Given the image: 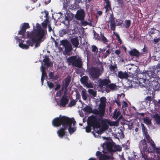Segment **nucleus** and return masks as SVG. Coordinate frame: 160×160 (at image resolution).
Listing matches in <instances>:
<instances>
[{
	"instance_id": "35",
	"label": "nucleus",
	"mask_w": 160,
	"mask_h": 160,
	"mask_svg": "<svg viewBox=\"0 0 160 160\" xmlns=\"http://www.w3.org/2000/svg\"><path fill=\"white\" fill-rule=\"evenodd\" d=\"M100 35L101 38L103 42V43H106L108 42V40L104 36V34L103 33H102V32H100Z\"/></svg>"
},
{
	"instance_id": "6",
	"label": "nucleus",
	"mask_w": 160,
	"mask_h": 160,
	"mask_svg": "<svg viewBox=\"0 0 160 160\" xmlns=\"http://www.w3.org/2000/svg\"><path fill=\"white\" fill-rule=\"evenodd\" d=\"M96 155L97 156H99V160H114V157L113 155L108 156L105 154H102L100 151H97ZM88 160H96V158H91Z\"/></svg>"
},
{
	"instance_id": "40",
	"label": "nucleus",
	"mask_w": 160,
	"mask_h": 160,
	"mask_svg": "<svg viewBox=\"0 0 160 160\" xmlns=\"http://www.w3.org/2000/svg\"><path fill=\"white\" fill-rule=\"evenodd\" d=\"M76 102L77 101H75V100H71L70 103L68 105V107H71L73 106H74L75 105H76Z\"/></svg>"
},
{
	"instance_id": "42",
	"label": "nucleus",
	"mask_w": 160,
	"mask_h": 160,
	"mask_svg": "<svg viewBox=\"0 0 160 160\" xmlns=\"http://www.w3.org/2000/svg\"><path fill=\"white\" fill-rule=\"evenodd\" d=\"M81 94L82 97V98L84 100H86L87 99V97L86 95V92L82 90L81 92Z\"/></svg>"
},
{
	"instance_id": "51",
	"label": "nucleus",
	"mask_w": 160,
	"mask_h": 160,
	"mask_svg": "<svg viewBox=\"0 0 160 160\" xmlns=\"http://www.w3.org/2000/svg\"><path fill=\"white\" fill-rule=\"evenodd\" d=\"M47 84L50 89H51L52 88L54 87V84L52 82H50L49 81H47Z\"/></svg>"
},
{
	"instance_id": "30",
	"label": "nucleus",
	"mask_w": 160,
	"mask_h": 160,
	"mask_svg": "<svg viewBox=\"0 0 160 160\" xmlns=\"http://www.w3.org/2000/svg\"><path fill=\"white\" fill-rule=\"evenodd\" d=\"M24 41L22 40V42L19 44V47L22 49H28L29 48V46L28 45L23 44Z\"/></svg>"
},
{
	"instance_id": "34",
	"label": "nucleus",
	"mask_w": 160,
	"mask_h": 160,
	"mask_svg": "<svg viewBox=\"0 0 160 160\" xmlns=\"http://www.w3.org/2000/svg\"><path fill=\"white\" fill-rule=\"evenodd\" d=\"M44 39H43V40H41L40 41H38V39L35 38V41L34 43H35V48H37L38 47H39L40 46V44L41 43L43 42Z\"/></svg>"
},
{
	"instance_id": "22",
	"label": "nucleus",
	"mask_w": 160,
	"mask_h": 160,
	"mask_svg": "<svg viewBox=\"0 0 160 160\" xmlns=\"http://www.w3.org/2000/svg\"><path fill=\"white\" fill-rule=\"evenodd\" d=\"M106 98L104 97H102L100 99V104L99 105V107L103 108L104 110H105L106 107Z\"/></svg>"
},
{
	"instance_id": "12",
	"label": "nucleus",
	"mask_w": 160,
	"mask_h": 160,
	"mask_svg": "<svg viewBox=\"0 0 160 160\" xmlns=\"http://www.w3.org/2000/svg\"><path fill=\"white\" fill-rule=\"evenodd\" d=\"M85 17V12L83 9H80L78 10L75 15L76 19L78 20H84Z\"/></svg>"
},
{
	"instance_id": "11",
	"label": "nucleus",
	"mask_w": 160,
	"mask_h": 160,
	"mask_svg": "<svg viewBox=\"0 0 160 160\" xmlns=\"http://www.w3.org/2000/svg\"><path fill=\"white\" fill-rule=\"evenodd\" d=\"M69 122H68V124H67L65 127H67V129L68 128L69 132L70 134H71L72 133L75 132L76 130L75 128L72 127V124H73V126H74L76 122L73 118H69Z\"/></svg>"
},
{
	"instance_id": "20",
	"label": "nucleus",
	"mask_w": 160,
	"mask_h": 160,
	"mask_svg": "<svg viewBox=\"0 0 160 160\" xmlns=\"http://www.w3.org/2000/svg\"><path fill=\"white\" fill-rule=\"evenodd\" d=\"M72 16H71L69 14H67L66 15L64 20L63 21V23L67 26L69 25L70 24L69 22L72 20Z\"/></svg>"
},
{
	"instance_id": "53",
	"label": "nucleus",
	"mask_w": 160,
	"mask_h": 160,
	"mask_svg": "<svg viewBox=\"0 0 160 160\" xmlns=\"http://www.w3.org/2000/svg\"><path fill=\"white\" fill-rule=\"evenodd\" d=\"M111 29L112 30L114 31L116 28L115 23H111L110 24Z\"/></svg>"
},
{
	"instance_id": "56",
	"label": "nucleus",
	"mask_w": 160,
	"mask_h": 160,
	"mask_svg": "<svg viewBox=\"0 0 160 160\" xmlns=\"http://www.w3.org/2000/svg\"><path fill=\"white\" fill-rule=\"evenodd\" d=\"M60 35L61 36H63L67 33V32L65 29H63L60 31Z\"/></svg>"
},
{
	"instance_id": "14",
	"label": "nucleus",
	"mask_w": 160,
	"mask_h": 160,
	"mask_svg": "<svg viewBox=\"0 0 160 160\" xmlns=\"http://www.w3.org/2000/svg\"><path fill=\"white\" fill-rule=\"evenodd\" d=\"M27 37L28 38H30L31 39L28 40L26 41V43L28 44V46H30L32 47L33 46L34 43L35 41V38L33 36L30 34L29 32H27Z\"/></svg>"
},
{
	"instance_id": "39",
	"label": "nucleus",
	"mask_w": 160,
	"mask_h": 160,
	"mask_svg": "<svg viewBox=\"0 0 160 160\" xmlns=\"http://www.w3.org/2000/svg\"><path fill=\"white\" fill-rule=\"evenodd\" d=\"M144 122L147 125H150L152 122L147 117L143 118Z\"/></svg>"
},
{
	"instance_id": "49",
	"label": "nucleus",
	"mask_w": 160,
	"mask_h": 160,
	"mask_svg": "<svg viewBox=\"0 0 160 160\" xmlns=\"http://www.w3.org/2000/svg\"><path fill=\"white\" fill-rule=\"evenodd\" d=\"M81 1V0H76L75 2L76 3L75 5V8L76 9H78L80 8V7L79 5L78 4L80 3V2Z\"/></svg>"
},
{
	"instance_id": "15",
	"label": "nucleus",
	"mask_w": 160,
	"mask_h": 160,
	"mask_svg": "<svg viewBox=\"0 0 160 160\" xmlns=\"http://www.w3.org/2000/svg\"><path fill=\"white\" fill-rule=\"evenodd\" d=\"M69 99L67 96L64 95L61 98L60 100V105L61 107H65L66 105L68 103Z\"/></svg>"
},
{
	"instance_id": "44",
	"label": "nucleus",
	"mask_w": 160,
	"mask_h": 160,
	"mask_svg": "<svg viewBox=\"0 0 160 160\" xmlns=\"http://www.w3.org/2000/svg\"><path fill=\"white\" fill-rule=\"evenodd\" d=\"M92 51L97 54L98 52V50L97 47L95 45H92Z\"/></svg>"
},
{
	"instance_id": "4",
	"label": "nucleus",
	"mask_w": 160,
	"mask_h": 160,
	"mask_svg": "<svg viewBox=\"0 0 160 160\" xmlns=\"http://www.w3.org/2000/svg\"><path fill=\"white\" fill-rule=\"evenodd\" d=\"M68 65L81 68L82 66V62L80 58H77L76 56H70L67 58Z\"/></svg>"
},
{
	"instance_id": "7",
	"label": "nucleus",
	"mask_w": 160,
	"mask_h": 160,
	"mask_svg": "<svg viewBox=\"0 0 160 160\" xmlns=\"http://www.w3.org/2000/svg\"><path fill=\"white\" fill-rule=\"evenodd\" d=\"M88 72L90 78L93 80L98 78L100 75L99 69L95 67H92L89 69Z\"/></svg>"
},
{
	"instance_id": "10",
	"label": "nucleus",
	"mask_w": 160,
	"mask_h": 160,
	"mask_svg": "<svg viewBox=\"0 0 160 160\" xmlns=\"http://www.w3.org/2000/svg\"><path fill=\"white\" fill-rule=\"evenodd\" d=\"M71 81V77L68 75L62 81L61 90L63 91L65 89L66 92L68 90V88Z\"/></svg>"
},
{
	"instance_id": "48",
	"label": "nucleus",
	"mask_w": 160,
	"mask_h": 160,
	"mask_svg": "<svg viewBox=\"0 0 160 160\" xmlns=\"http://www.w3.org/2000/svg\"><path fill=\"white\" fill-rule=\"evenodd\" d=\"M143 135L144 136V138H145V139H146L147 140V141H148L149 140L151 139L150 138V136L149 135L148 132L143 134Z\"/></svg>"
},
{
	"instance_id": "26",
	"label": "nucleus",
	"mask_w": 160,
	"mask_h": 160,
	"mask_svg": "<svg viewBox=\"0 0 160 160\" xmlns=\"http://www.w3.org/2000/svg\"><path fill=\"white\" fill-rule=\"evenodd\" d=\"M50 59L48 56H46L45 58L43 60V62H44V65L47 66L48 68L51 66V62H50Z\"/></svg>"
},
{
	"instance_id": "32",
	"label": "nucleus",
	"mask_w": 160,
	"mask_h": 160,
	"mask_svg": "<svg viewBox=\"0 0 160 160\" xmlns=\"http://www.w3.org/2000/svg\"><path fill=\"white\" fill-rule=\"evenodd\" d=\"M100 122L102 125V128H104V130H107L108 128V126L105 120L102 119L101 120Z\"/></svg>"
},
{
	"instance_id": "17",
	"label": "nucleus",
	"mask_w": 160,
	"mask_h": 160,
	"mask_svg": "<svg viewBox=\"0 0 160 160\" xmlns=\"http://www.w3.org/2000/svg\"><path fill=\"white\" fill-rule=\"evenodd\" d=\"M111 81L108 78L100 79L99 82V86L100 87H102L105 86L106 87L109 84L111 83Z\"/></svg>"
},
{
	"instance_id": "28",
	"label": "nucleus",
	"mask_w": 160,
	"mask_h": 160,
	"mask_svg": "<svg viewBox=\"0 0 160 160\" xmlns=\"http://www.w3.org/2000/svg\"><path fill=\"white\" fill-rule=\"evenodd\" d=\"M154 119L156 123L160 125V116L158 114L156 113L153 115Z\"/></svg>"
},
{
	"instance_id": "29",
	"label": "nucleus",
	"mask_w": 160,
	"mask_h": 160,
	"mask_svg": "<svg viewBox=\"0 0 160 160\" xmlns=\"http://www.w3.org/2000/svg\"><path fill=\"white\" fill-rule=\"evenodd\" d=\"M83 110L84 112H86L89 113L93 112L92 108L88 105H87L86 106H85Z\"/></svg>"
},
{
	"instance_id": "19",
	"label": "nucleus",
	"mask_w": 160,
	"mask_h": 160,
	"mask_svg": "<svg viewBox=\"0 0 160 160\" xmlns=\"http://www.w3.org/2000/svg\"><path fill=\"white\" fill-rule=\"evenodd\" d=\"M128 54L131 57H138L140 56V52L136 49H133L128 52Z\"/></svg>"
},
{
	"instance_id": "2",
	"label": "nucleus",
	"mask_w": 160,
	"mask_h": 160,
	"mask_svg": "<svg viewBox=\"0 0 160 160\" xmlns=\"http://www.w3.org/2000/svg\"><path fill=\"white\" fill-rule=\"evenodd\" d=\"M101 118L93 115L88 118L87 123L88 125L92 126L93 129L100 128L101 127Z\"/></svg>"
},
{
	"instance_id": "18",
	"label": "nucleus",
	"mask_w": 160,
	"mask_h": 160,
	"mask_svg": "<svg viewBox=\"0 0 160 160\" xmlns=\"http://www.w3.org/2000/svg\"><path fill=\"white\" fill-rule=\"evenodd\" d=\"M139 147L140 149L142 150L149 149L148 148V145L147 144L146 140L145 138L140 141Z\"/></svg>"
},
{
	"instance_id": "25",
	"label": "nucleus",
	"mask_w": 160,
	"mask_h": 160,
	"mask_svg": "<svg viewBox=\"0 0 160 160\" xmlns=\"http://www.w3.org/2000/svg\"><path fill=\"white\" fill-rule=\"evenodd\" d=\"M118 77L120 79H128L129 77L128 74L127 72H123L119 71L118 72Z\"/></svg>"
},
{
	"instance_id": "50",
	"label": "nucleus",
	"mask_w": 160,
	"mask_h": 160,
	"mask_svg": "<svg viewBox=\"0 0 160 160\" xmlns=\"http://www.w3.org/2000/svg\"><path fill=\"white\" fill-rule=\"evenodd\" d=\"M125 23L126 24V27L127 28H128L131 25V21L130 20H126L125 21Z\"/></svg>"
},
{
	"instance_id": "61",
	"label": "nucleus",
	"mask_w": 160,
	"mask_h": 160,
	"mask_svg": "<svg viewBox=\"0 0 160 160\" xmlns=\"http://www.w3.org/2000/svg\"><path fill=\"white\" fill-rule=\"evenodd\" d=\"M110 53V51L108 49L107 50L106 52V54L104 55V57L105 58H106L109 55Z\"/></svg>"
},
{
	"instance_id": "37",
	"label": "nucleus",
	"mask_w": 160,
	"mask_h": 160,
	"mask_svg": "<svg viewBox=\"0 0 160 160\" xmlns=\"http://www.w3.org/2000/svg\"><path fill=\"white\" fill-rule=\"evenodd\" d=\"M88 92L90 94L92 95L93 97H95L96 96V92L93 89H89L88 90Z\"/></svg>"
},
{
	"instance_id": "52",
	"label": "nucleus",
	"mask_w": 160,
	"mask_h": 160,
	"mask_svg": "<svg viewBox=\"0 0 160 160\" xmlns=\"http://www.w3.org/2000/svg\"><path fill=\"white\" fill-rule=\"evenodd\" d=\"M91 127L92 126H91L89 125H88L86 126V131L87 132H89L91 131Z\"/></svg>"
},
{
	"instance_id": "47",
	"label": "nucleus",
	"mask_w": 160,
	"mask_h": 160,
	"mask_svg": "<svg viewBox=\"0 0 160 160\" xmlns=\"http://www.w3.org/2000/svg\"><path fill=\"white\" fill-rule=\"evenodd\" d=\"M117 68V65H111L109 67L110 70L111 71H113V72H116L115 68Z\"/></svg>"
},
{
	"instance_id": "3",
	"label": "nucleus",
	"mask_w": 160,
	"mask_h": 160,
	"mask_svg": "<svg viewBox=\"0 0 160 160\" xmlns=\"http://www.w3.org/2000/svg\"><path fill=\"white\" fill-rule=\"evenodd\" d=\"M69 118L65 116L55 118L52 121V125L55 127H59L61 125L62 126L66 125L69 121Z\"/></svg>"
},
{
	"instance_id": "45",
	"label": "nucleus",
	"mask_w": 160,
	"mask_h": 160,
	"mask_svg": "<svg viewBox=\"0 0 160 160\" xmlns=\"http://www.w3.org/2000/svg\"><path fill=\"white\" fill-rule=\"evenodd\" d=\"M84 85L86 86L87 88H92L93 85L91 83L87 82Z\"/></svg>"
},
{
	"instance_id": "36",
	"label": "nucleus",
	"mask_w": 160,
	"mask_h": 160,
	"mask_svg": "<svg viewBox=\"0 0 160 160\" xmlns=\"http://www.w3.org/2000/svg\"><path fill=\"white\" fill-rule=\"evenodd\" d=\"M69 3V0H63V8L66 9H67V7H68V4Z\"/></svg>"
},
{
	"instance_id": "41",
	"label": "nucleus",
	"mask_w": 160,
	"mask_h": 160,
	"mask_svg": "<svg viewBox=\"0 0 160 160\" xmlns=\"http://www.w3.org/2000/svg\"><path fill=\"white\" fill-rule=\"evenodd\" d=\"M48 22V20L47 18L44 20L42 23V27L46 28Z\"/></svg>"
},
{
	"instance_id": "62",
	"label": "nucleus",
	"mask_w": 160,
	"mask_h": 160,
	"mask_svg": "<svg viewBox=\"0 0 160 160\" xmlns=\"http://www.w3.org/2000/svg\"><path fill=\"white\" fill-rule=\"evenodd\" d=\"M48 76L50 79H52L54 76V74L53 72H50L48 73Z\"/></svg>"
},
{
	"instance_id": "27",
	"label": "nucleus",
	"mask_w": 160,
	"mask_h": 160,
	"mask_svg": "<svg viewBox=\"0 0 160 160\" xmlns=\"http://www.w3.org/2000/svg\"><path fill=\"white\" fill-rule=\"evenodd\" d=\"M71 41L72 44L76 48L79 45V41L77 37L72 38L71 39Z\"/></svg>"
},
{
	"instance_id": "31",
	"label": "nucleus",
	"mask_w": 160,
	"mask_h": 160,
	"mask_svg": "<svg viewBox=\"0 0 160 160\" xmlns=\"http://www.w3.org/2000/svg\"><path fill=\"white\" fill-rule=\"evenodd\" d=\"M120 114V112L119 111H118L117 110L115 109L114 112L113 118L114 119H117Z\"/></svg>"
},
{
	"instance_id": "21",
	"label": "nucleus",
	"mask_w": 160,
	"mask_h": 160,
	"mask_svg": "<svg viewBox=\"0 0 160 160\" xmlns=\"http://www.w3.org/2000/svg\"><path fill=\"white\" fill-rule=\"evenodd\" d=\"M109 89L112 90H115L117 89V86L114 83H110L106 87V91L107 92H110Z\"/></svg>"
},
{
	"instance_id": "54",
	"label": "nucleus",
	"mask_w": 160,
	"mask_h": 160,
	"mask_svg": "<svg viewBox=\"0 0 160 160\" xmlns=\"http://www.w3.org/2000/svg\"><path fill=\"white\" fill-rule=\"evenodd\" d=\"M153 150L157 154H159L160 153V147L155 148H153Z\"/></svg>"
},
{
	"instance_id": "64",
	"label": "nucleus",
	"mask_w": 160,
	"mask_h": 160,
	"mask_svg": "<svg viewBox=\"0 0 160 160\" xmlns=\"http://www.w3.org/2000/svg\"><path fill=\"white\" fill-rule=\"evenodd\" d=\"M115 102L117 104L118 106L119 107L121 106L120 102L118 98H117V99L115 100Z\"/></svg>"
},
{
	"instance_id": "43",
	"label": "nucleus",
	"mask_w": 160,
	"mask_h": 160,
	"mask_svg": "<svg viewBox=\"0 0 160 160\" xmlns=\"http://www.w3.org/2000/svg\"><path fill=\"white\" fill-rule=\"evenodd\" d=\"M148 142L150 143V145L153 148H155V144L152 139H150Z\"/></svg>"
},
{
	"instance_id": "23",
	"label": "nucleus",
	"mask_w": 160,
	"mask_h": 160,
	"mask_svg": "<svg viewBox=\"0 0 160 160\" xmlns=\"http://www.w3.org/2000/svg\"><path fill=\"white\" fill-rule=\"evenodd\" d=\"M151 151L149 149L146 150H142L141 151L142 156V158L144 159V160H148L147 154L149 153Z\"/></svg>"
},
{
	"instance_id": "8",
	"label": "nucleus",
	"mask_w": 160,
	"mask_h": 160,
	"mask_svg": "<svg viewBox=\"0 0 160 160\" xmlns=\"http://www.w3.org/2000/svg\"><path fill=\"white\" fill-rule=\"evenodd\" d=\"M30 27V26L28 23L25 22L21 24L20 30L18 32V34L21 35L20 37V38H24L26 29L29 28Z\"/></svg>"
},
{
	"instance_id": "38",
	"label": "nucleus",
	"mask_w": 160,
	"mask_h": 160,
	"mask_svg": "<svg viewBox=\"0 0 160 160\" xmlns=\"http://www.w3.org/2000/svg\"><path fill=\"white\" fill-rule=\"evenodd\" d=\"M141 125L142 127V129L143 133V134L148 132V129L145 127L144 124L142 123H141Z\"/></svg>"
},
{
	"instance_id": "5",
	"label": "nucleus",
	"mask_w": 160,
	"mask_h": 160,
	"mask_svg": "<svg viewBox=\"0 0 160 160\" xmlns=\"http://www.w3.org/2000/svg\"><path fill=\"white\" fill-rule=\"evenodd\" d=\"M46 28L45 30L44 29L42 30H34V31L29 32V33L35 38H37L38 40L39 41L41 40H43V39H45L44 37L46 35Z\"/></svg>"
},
{
	"instance_id": "1",
	"label": "nucleus",
	"mask_w": 160,
	"mask_h": 160,
	"mask_svg": "<svg viewBox=\"0 0 160 160\" xmlns=\"http://www.w3.org/2000/svg\"><path fill=\"white\" fill-rule=\"evenodd\" d=\"M152 70L147 71L143 74V78L146 80L148 81L149 82H151L152 86L155 88L157 85H158V82L155 80L154 76L155 74H157L158 72L160 70V61L157 65L154 66L152 67Z\"/></svg>"
},
{
	"instance_id": "16",
	"label": "nucleus",
	"mask_w": 160,
	"mask_h": 160,
	"mask_svg": "<svg viewBox=\"0 0 160 160\" xmlns=\"http://www.w3.org/2000/svg\"><path fill=\"white\" fill-rule=\"evenodd\" d=\"M65 126H62L63 128H61L57 131L58 135L60 138H62L65 135V130L67 129V127Z\"/></svg>"
},
{
	"instance_id": "24",
	"label": "nucleus",
	"mask_w": 160,
	"mask_h": 160,
	"mask_svg": "<svg viewBox=\"0 0 160 160\" xmlns=\"http://www.w3.org/2000/svg\"><path fill=\"white\" fill-rule=\"evenodd\" d=\"M107 149L110 152L112 153L115 152V150H113V148L114 147V144L112 143L109 142H107L105 144Z\"/></svg>"
},
{
	"instance_id": "60",
	"label": "nucleus",
	"mask_w": 160,
	"mask_h": 160,
	"mask_svg": "<svg viewBox=\"0 0 160 160\" xmlns=\"http://www.w3.org/2000/svg\"><path fill=\"white\" fill-rule=\"evenodd\" d=\"M110 6V4H106L105 6V12H107L109 10V8Z\"/></svg>"
},
{
	"instance_id": "33",
	"label": "nucleus",
	"mask_w": 160,
	"mask_h": 160,
	"mask_svg": "<svg viewBox=\"0 0 160 160\" xmlns=\"http://www.w3.org/2000/svg\"><path fill=\"white\" fill-rule=\"evenodd\" d=\"M88 77L87 76H84L81 78L80 81L83 84H84L88 82Z\"/></svg>"
},
{
	"instance_id": "59",
	"label": "nucleus",
	"mask_w": 160,
	"mask_h": 160,
	"mask_svg": "<svg viewBox=\"0 0 160 160\" xmlns=\"http://www.w3.org/2000/svg\"><path fill=\"white\" fill-rule=\"evenodd\" d=\"M113 148H115V149H113V150H115V151L120 150V147L119 145H114Z\"/></svg>"
},
{
	"instance_id": "46",
	"label": "nucleus",
	"mask_w": 160,
	"mask_h": 160,
	"mask_svg": "<svg viewBox=\"0 0 160 160\" xmlns=\"http://www.w3.org/2000/svg\"><path fill=\"white\" fill-rule=\"evenodd\" d=\"M94 33V38L96 39L99 40L100 39V37L98 34L94 30L93 31Z\"/></svg>"
},
{
	"instance_id": "58",
	"label": "nucleus",
	"mask_w": 160,
	"mask_h": 160,
	"mask_svg": "<svg viewBox=\"0 0 160 160\" xmlns=\"http://www.w3.org/2000/svg\"><path fill=\"white\" fill-rule=\"evenodd\" d=\"M37 29L34 30H44V28H41V26L39 24H37Z\"/></svg>"
},
{
	"instance_id": "57",
	"label": "nucleus",
	"mask_w": 160,
	"mask_h": 160,
	"mask_svg": "<svg viewBox=\"0 0 160 160\" xmlns=\"http://www.w3.org/2000/svg\"><path fill=\"white\" fill-rule=\"evenodd\" d=\"M81 21V25L83 26H87L88 24V22L84 20Z\"/></svg>"
},
{
	"instance_id": "55",
	"label": "nucleus",
	"mask_w": 160,
	"mask_h": 160,
	"mask_svg": "<svg viewBox=\"0 0 160 160\" xmlns=\"http://www.w3.org/2000/svg\"><path fill=\"white\" fill-rule=\"evenodd\" d=\"M104 130V128H103L102 127L101 128H100L99 130H98L96 132L98 134H101L105 130Z\"/></svg>"
},
{
	"instance_id": "9",
	"label": "nucleus",
	"mask_w": 160,
	"mask_h": 160,
	"mask_svg": "<svg viewBox=\"0 0 160 160\" xmlns=\"http://www.w3.org/2000/svg\"><path fill=\"white\" fill-rule=\"evenodd\" d=\"M61 42L64 47V52L66 54H68L72 50L71 43L67 39L62 40L61 41Z\"/></svg>"
},
{
	"instance_id": "63",
	"label": "nucleus",
	"mask_w": 160,
	"mask_h": 160,
	"mask_svg": "<svg viewBox=\"0 0 160 160\" xmlns=\"http://www.w3.org/2000/svg\"><path fill=\"white\" fill-rule=\"evenodd\" d=\"M128 106V104L126 101H123L122 105V108H126Z\"/></svg>"
},
{
	"instance_id": "13",
	"label": "nucleus",
	"mask_w": 160,
	"mask_h": 160,
	"mask_svg": "<svg viewBox=\"0 0 160 160\" xmlns=\"http://www.w3.org/2000/svg\"><path fill=\"white\" fill-rule=\"evenodd\" d=\"M98 109V110L95 109L92 110L93 112L92 113L95 114V115H98L99 116V118H102L105 112V110L99 106Z\"/></svg>"
}]
</instances>
